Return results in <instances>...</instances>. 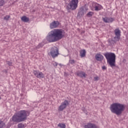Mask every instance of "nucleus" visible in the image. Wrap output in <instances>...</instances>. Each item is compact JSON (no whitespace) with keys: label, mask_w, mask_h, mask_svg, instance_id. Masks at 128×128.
Segmentation results:
<instances>
[{"label":"nucleus","mask_w":128,"mask_h":128,"mask_svg":"<svg viewBox=\"0 0 128 128\" xmlns=\"http://www.w3.org/2000/svg\"><path fill=\"white\" fill-rule=\"evenodd\" d=\"M64 38V30L62 29H54L48 33L46 37L48 42H58Z\"/></svg>","instance_id":"f257e3e1"},{"label":"nucleus","mask_w":128,"mask_h":128,"mask_svg":"<svg viewBox=\"0 0 128 128\" xmlns=\"http://www.w3.org/2000/svg\"><path fill=\"white\" fill-rule=\"evenodd\" d=\"M28 118V111L21 110L15 114L12 117V120L15 122H24Z\"/></svg>","instance_id":"f03ea898"},{"label":"nucleus","mask_w":128,"mask_h":128,"mask_svg":"<svg viewBox=\"0 0 128 128\" xmlns=\"http://www.w3.org/2000/svg\"><path fill=\"white\" fill-rule=\"evenodd\" d=\"M125 108L124 105L118 102L112 104L110 106L111 112L112 114H115L116 116H120Z\"/></svg>","instance_id":"7ed1b4c3"},{"label":"nucleus","mask_w":128,"mask_h":128,"mask_svg":"<svg viewBox=\"0 0 128 128\" xmlns=\"http://www.w3.org/2000/svg\"><path fill=\"white\" fill-rule=\"evenodd\" d=\"M105 56L107 62L110 64L111 68L113 66H116V54L112 52H106L104 54Z\"/></svg>","instance_id":"20e7f679"},{"label":"nucleus","mask_w":128,"mask_h":128,"mask_svg":"<svg viewBox=\"0 0 128 128\" xmlns=\"http://www.w3.org/2000/svg\"><path fill=\"white\" fill-rule=\"evenodd\" d=\"M78 4V0H72L68 4L66 8L67 10H76Z\"/></svg>","instance_id":"39448f33"},{"label":"nucleus","mask_w":128,"mask_h":128,"mask_svg":"<svg viewBox=\"0 0 128 128\" xmlns=\"http://www.w3.org/2000/svg\"><path fill=\"white\" fill-rule=\"evenodd\" d=\"M50 54L51 56L54 58H56L60 54L58 53V49L56 47H54L51 48Z\"/></svg>","instance_id":"423d86ee"},{"label":"nucleus","mask_w":128,"mask_h":128,"mask_svg":"<svg viewBox=\"0 0 128 128\" xmlns=\"http://www.w3.org/2000/svg\"><path fill=\"white\" fill-rule=\"evenodd\" d=\"M116 36L114 37V40H112L114 42H116L118 40H120V30L118 28H116L114 30Z\"/></svg>","instance_id":"0eeeda50"},{"label":"nucleus","mask_w":128,"mask_h":128,"mask_svg":"<svg viewBox=\"0 0 128 128\" xmlns=\"http://www.w3.org/2000/svg\"><path fill=\"white\" fill-rule=\"evenodd\" d=\"M68 100H65L60 106L58 108V110H59L60 112H62V110H64L66 108V106H68Z\"/></svg>","instance_id":"6e6552de"},{"label":"nucleus","mask_w":128,"mask_h":128,"mask_svg":"<svg viewBox=\"0 0 128 128\" xmlns=\"http://www.w3.org/2000/svg\"><path fill=\"white\" fill-rule=\"evenodd\" d=\"M33 74L38 78H44V74L42 72H40V71L34 70Z\"/></svg>","instance_id":"1a4fd4ad"},{"label":"nucleus","mask_w":128,"mask_h":128,"mask_svg":"<svg viewBox=\"0 0 128 128\" xmlns=\"http://www.w3.org/2000/svg\"><path fill=\"white\" fill-rule=\"evenodd\" d=\"M60 26V22L58 21H54L50 24V28H56Z\"/></svg>","instance_id":"9d476101"},{"label":"nucleus","mask_w":128,"mask_h":128,"mask_svg":"<svg viewBox=\"0 0 128 128\" xmlns=\"http://www.w3.org/2000/svg\"><path fill=\"white\" fill-rule=\"evenodd\" d=\"M92 6L94 10H96V11L100 10L102 8V6L100 4L98 3H94Z\"/></svg>","instance_id":"9b49d317"},{"label":"nucleus","mask_w":128,"mask_h":128,"mask_svg":"<svg viewBox=\"0 0 128 128\" xmlns=\"http://www.w3.org/2000/svg\"><path fill=\"white\" fill-rule=\"evenodd\" d=\"M84 128H100L98 126L94 124L88 123L84 126Z\"/></svg>","instance_id":"f8f14e48"},{"label":"nucleus","mask_w":128,"mask_h":128,"mask_svg":"<svg viewBox=\"0 0 128 128\" xmlns=\"http://www.w3.org/2000/svg\"><path fill=\"white\" fill-rule=\"evenodd\" d=\"M102 20L104 22H106V24L112 22L114 20V19L113 18L108 17L102 18Z\"/></svg>","instance_id":"ddd939ff"},{"label":"nucleus","mask_w":128,"mask_h":128,"mask_svg":"<svg viewBox=\"0 0 128 128\" xmlns=\"http://www.w3.org/2000/svg\"><path fill=\"white\" fill-rule=\"evenodd\" d=\"M96 60L98 62H102L104 60V56L100 54H97L96 56Z\"/></svg>","instance_id":"4468645a"},{"label":"nucleus","mask_w":128,"mask_h":128,"mask_svg":"<svg viewBox=\"0 0 128 128\" xmlns=\"http://www.w3.org/2000/svg\"><path fill=\"white\" fill-rule=\"evenodd\" d=\"M76 74L80 78H86V73L82 71H78L76 72Z\"/></svg>","instance_id":"2eb2a0df"},{"label":"nucleus","mask_w":128,"mask_h":128,"mask_svg":"<svg viewBox=\"0 0 128 128\" xmlns=\"http://www.w3.org/2000/svg\"><path fill=\"white\" fill-rule=\"evenodd\" d=\"M84 9L82 8H80L79 10L78 16H84Z\"/></svg>","instance_id":"dca6fc26"},{"label":"nucleus","mask_w":128,"mask_h":128,"mask_svg":"<svg viewBox=\"0 0 128 128\" xmlns=\"http://www.w3.org/2000/svg\"><path fill=\"white\" fill-rule=\"evenodd\" d=\"M80 56H81V58H84V56H86V52L84 50H80Z\"/></svg>","instance_id":"f3484780"},{"label":"nucleus","mask_w":128,"mask_h":128,"mask_svg":"<svg viewBox=\"0 0 128 128\" xmlns=\"http://www.w3.org/2000/svg\"><path fill=\"white\" fill-rule=\"evenodd\" d=\"M21 20L24 22H28L30 20V19L26 16H23L21 18Z\"/></svg>","instance_id":"a211bd4d"},{"label":"nucleus","mask_w":128,"mask_h":128,"mask_svg":"<svg viewBox=\"0 0 128 128\" xmlns=\"http://www.w3.org/2000/svg\"><path fill=\"white\" fill-rule=\"evenodd\" d=\"M6 124L3 121L0 120V128H4Z\"/></svg>","instance_id":"6ab92c4d"},{"label":"nucleus","mask_w":128,"mask_h":128,"mask_svg":"<svg viewBox=\"0 0 128 128\" xmlns=\"http://www.w3.org/2000/svg\"><path fill=\"white\" fill-rule=\"evenodd\" d=\"M58 126H59L60 128H66V124H59L58 125Z\"/></svg>","instance_id":"aec40b11"},{"label":"nucleus","mask_w":128,"mask_h":128,"mask_svg":"<svg viewBox=\"0 0 128 128\" xmlns=\"http://www.w3.org/2000/svg\"><path fill=\"white\" fill-rule=\"evenodd\" d=\"M10 15H6L4 18V20H10Z\"/></svg>","instance_id":"412c9836"},{"label":"nucleus","mask_w":128,"mask_h":128,"mask_svg":"<svg viewBox=\"0 0 128 128\" xmlns=\"http://www.w3.org/2000/svg\"><path fill=\"white\" fill-rule=\"evenodd\" d=\"M69 62L70 64H76V60H70Z\"/></svg>","instance_id":"4be33fe9"},{"label":"nucleus","mask_w":128,"mask_h":128,"mask_svg":"<svg viewBox=\"0 0 128 128\" xmlns=\"http://www.w3.org/2000/svg\"><path fill=\"white\" fill-rule=\"evenodd\" d=\"M4 4V0H0V6H2Z\"/></svg>","instance_id":"5701e85b"},{"label":"nucleus","mask_w":128,"mask_h":128,"mask_svg":"<svg viewBox=\"0 0 128 128\" xmlns=\"http://www.w3.org/2000/svg\"><path fill=\"white\" fill-rule=\"evenodd\" d=\"M24 126V125L22 123L18 124V128H22Z\"/></svg>","instance_id":"b1692460"},{"label":"nucleus","mask_w":128,"mask_h":128,"mask_svg":"<svg viewBox=\"0 0 128 128\" xmlns=\"http://www.w3.org/2000/svg\"><path fill=\"white\" fill-rule=\"evenodd\" d=\"M42 46H44V44L41 43L37 46L36 48H42Z\"/></svg>","instance_id":"393cba45"},{"label":"nucleus","mask_w":128,"mask_h":128,"mask_svg":"<svg viewBox=\"0 0 128 128\" xmlns=\"http://www.w3.org/2000/svg\"><path fill=\"white\" fill-rule=\"evenodd\" d=\"M92 14H94V13L92 12H90L88 14L87 16H92Z\"/></svg>","instance_id":"a878e982"},{"label":"nucleus","mask_w":128,"mask_h":128,"mask_svg":"<svg viewBox=\"0 0 128 128\" xmlns=\"http://www.w3.org/2000/svg\"><path fill=\"white\" fill-rule=\"evenodd\" d=\"M6 64L8 66H12V62H10L9 61H6Z\"/></svg>","instance_id":"bb28decb"},{"label":"nucleus","mask_w":128,"mask_h":128,"mask_svg":"<svg viewBox=\"0 0 128 128\" xmlns=\"http://www.w3.org/2000/svg\"><path fill=\"white\" fill-rule=\"evenodd\" d=\"M52 64L54 66H58V63L56 62H53Z\"/></svg>","instance_id":"cd10ccee"},{"label":"nucleus","mask_w":128,"mask_h":128,"mask_svg":"<svg viewBox=\"0 0 128 128\" xmlns=\"http://www.w3.org/2000/svg\"><path fill=\"white\" fill-rule=\"evenodd\" d=\"M98 78H99L98 76L94 78V80H98Z\"/></svg>","instance_id":"c85d7f7f"},{"label":"nucleus","mask_w":128,"mask_h":128,"mask_svg":"<svg viewBox=\"0 0 128 128\" xmlns=\"http://www.w3.org/2000/svg\"><path fill=\"white\" fill-rule=\"evenodd\" d=\"M102 70H106V66H103L102 67Z\"/></svg>","instance_id":"c756f323"},{"label":"nucleus","mask_w":128,"mask_h":128,"mask_svg":"<svg viewBox=\"0 0 128 128\" xmlns=\"http://www.w3.org/2000/svg\"><path fill=\"white\" fill-rule=\"evenodd\" d=\"M108 42H110V40H108Z\"/></svg>","instance_id":"7c9ffc66"},{"label":"nucleus","mask_w":128,"mask_h":128,"mask_svg":"<svg viewBox=\"0 0 128 128\" xmlns=\"http://www.w3.org/2000/svg\"><path fill=\"white\" fill-rule=\"evenodd\" d=\"M60 66H61V64H60Z\"/></svg>","instance_id":"2f4dec72"},{"label":"nucleus","mask_w":128,"mask_h":128,"mask_svg":"<svg viewBox=\"0 0 128 128\" xmlns=\"http://www.w3.org/2000/svg\"><path fill=\"white\" fill-rule=\"evenodd\" d=\"M0 98H2L0 97Z\"/></svg>","instance_id":"473e14b6"}]
</instances>
